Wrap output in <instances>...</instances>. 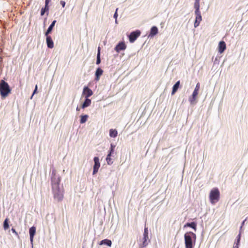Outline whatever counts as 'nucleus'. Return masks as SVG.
Listing matches in <instances>:
<instances>
[{
	"label": "nucleus",
	"mask_w": 248,
	"mask_h": 248,
	"mask_svg": "<svg viewBox=\"0 0 248 248\" xmlns=\"http://www.w3.org/2000/svg\"><path fill=\"white\" fill-rule=\"evenodd\" d=\"M61 178L56 176V170H53L52 171L51 176V185L52 192L54 195V198L58 201H61L63 198V188H60V183Z\"/></svg>",
	"instance_id": "obj_1"
},
{
	"label": "nucleus",
	"mask_w": 248,
	"mask_h": 248,
	"mask_svg": "<svg viewBox=\"0 0 248 248\" xmlns=\"http://www.w3.org/2000/svg\"><path fill=\"white\" fill-rule=\"evenodd\" d=\"M197 236L195 233L192 232H188L184 235L185 244L186 248H194L196 241Z\"/></svg>",
	"instance_id": "obj_2"
},
{
	"label": "nucleus",
	"mask_w": 248,
	"mask_h": 248,
	"mask_svg": "<svg viewBox=\"0 0 248 248\" xmlns=\"http://www.w3.org/2000/svg\"><path fill=\"white\" fill-rule=\"evenodd\" d=\"M11 89L8 84L1 80L0 82V93L3 97H6L11 93Z\"/></svg>",
	"instance_id": "obj_3"
},
{
	"label": "nucleus",
	"mask_w": 248,
	"mask_h": 248,
	"mask_svg": "<svg viewBox=\"0 0 248 248\" xmlns=\"http://www.w3.org/2000/svg\"><path fill=\"white\" fill-rule=\"evenodd\" d=\"M220 198V192L217 188H213L209 194V199L211 203L213 204L218 202Z\"/></svg>",
	"instance_id": "obj_4"
},
{
	"label": "nucleus",
	"mask_w": 248,
	"mask_h": 248,
	"mask_svg": "<svg viewBox=\"0 0 248 248\" xmlns=\"http://www.w3.org/2000/svg\"><path fill=\"white\" fill-rule=\"evenodd\" d=\"M140 31L139 30H137L135 31L131 32L129 35V41L131 43H133L137 38L140 35Z\"/></svg>",
	"instance_id": "obj_5"
},
{
	"label": "nucleus",
	"mask_w": 248,
	"mask_h": 248,
	"mask_svg": "<svg viewBox=\"0 0 248 248\" xmlns=\"http://www.w3.org/2000/svg\"><path fill=\"white\" fill-rule=\"evenodd\" d=\"M93 160L94 162V164L93 166V175L96 174L98 172V170L100 167L99 159L98 157H94L93 158Z\"/></svg>",
	"instance_id": "obj_6"
},
{
	"label": "nucleus",
	"mask_w": 248,
	"mask_h": 248,
	"mask_svg": "<svg viewBox=\"0 0 248 248\" xmlns=\"http://www.w3.org/2000/svg\"><path fill=\"white\" fill-rule=\"evenodd\" d=\"M126 46L124 42H120L115 47V50L117 52H119L121 50H124L126 49Z\"/></svg>",
	"instance_id": "obj_7"
},
{
	"label": "nucleus",
	"mask_w": 248,
	"mask_h": 248,
	"mask_svg": "<svg viewBox=\"0 0 248 248\" xmlns=\"http://www.w3.org/2000/svg\"><path fill=\"white\" fill-rule=\"evenodd\" d=\"M83 94L85 98H89L93 94V91L88 87H85L83 91Z\"/></svg>",
	"instance_id": "obj_8"
},
{
	"label": "nucleus",
	"mask_w": 248,
	"mask_h": 248,
	"mask_svg": "<svg viewBox=\"0 0 248 248\" xmlns=\"http://www.w3.org/2000/svg\"><path fill=\"white\" fill-rule=\"evenodd\" d=\"M195 15L196 19L194 23V27L196 28L199 25L201 21H202V18L201 12L195 13Z\"/></svg>",
	"instance_id": "obj_9"
},
{
	"label": "nucleus",
	"mask_w": 248,
	"mask_h": 248,
	"mask_svg": "<svg viewBox=\"0 0 248 248\" xmlns=\"http://www.w3.org/2000/svg\"><path fill=\"white\" fill-rule=\"evenodd\" d=\"M226 48V45L224 41H220L218 44V52L222 53Z\"/></svg>",
	"instance_id": "obj_10"
},
{
	"label": "nucleus",
	"mask_w": 248,
	"mask_h": 248,
	"mask_svg": "<svg viewBox=\"0 0 248 248\" xmlns=\"http://www.w3.org/2000/svg\"><path fill=\"white\" fill-rule=\"evenodd\" d=\"M36 232V228L34 226L31 227L29 230L30 238L31 243L33 242V237Z\"/></svg>",
	"instance_id": "obj_11"
},
{
	"label": "nucleus",
	"mask_w": 248,
	"mask_h": 248,
	"mask_svg": "<svg viewBox=\"0 0 248 248\" xmlns=\"http://www.w3.org/2000/svg\"><path fill=\"white\" fill-rule=\"evenodd\" d=\"M46 36V41L47 47L49 48H52L54 47V43L51 37L48 35Z\"/></svg>",
	"instance_id": "obj_12"
},
{
	"label": "nucleus",
	"mask_w": 248,
	"mask_h": 248,
	"mask_svg": "<svg viewBox=\"0 0 248 248\" xmlns=\"http://www.w3.org/2000/svg\"><path fill=\"white\" fill-rule=\"evenodd\" d=\"M198 92H199V91H198L194 90L192 95V96L189 97V101L191 104H193L194 103V102L195 101V100L196 99L197 96L198 94Z\"/></svg>",
	"instance_id": "obj_13"
},
{
	"label": "nucleus",
	"mask_w": 248,
	"mask_h": 248,
	"mask_svg": "<svg viewBox=\"0 0 248 248\" xmlns=\"http://www.w3.org/2000/svg\"><path fill=\"white\" fill-rule=\"evenodd\" d=\"M103 71L100 68H98L95 72V80L98 81L100 79V77L103 74Z\"/></svg>",
	"instance_id": "obj_14"
},
{
	"label": "nucleus",
	"mask_w": 248,
	"mask_h": 248,
	"mask_svg": "<svg viewBox=\"0 0 248 248\" xmlns=\"http://www.w3.org/2000/svg\"><path fill=\"white\" fill-rule=\"evenodd\" d=\"M180 85V81H178L173 86L172 90L171 92V95H173L177 91L178 88H179Z\"/></svg>",
	"instance_id": "obj_15"
},
{
	"label": "nucleus",
	"mask_w": 248,
	"mask_h": 248,
	"mask_svg": "<svg viewBox=\"0 0 248 248\" xmlns=\"http://www.w3.org/2000/svg\"><path fill=\"white\" fill-rule=\"evenodd\" d=\"M158 33V29L155 26H153L152 27L150 30V32L149 34V36L153 37L157 34Z\"/></svg>",
	"instance_id": "obj_16"
},
{
	"label": "nucleus",
	"mask_w": 248,
	"mask_h": 248,
	"mask_svg": "<svg viewBox=\"0 0 248 248\" xmlns=\"http://www.w3.org/2000/svg\"><path fill=\"white\" fill-rule=\"evenodd\" d=\"M91 104V100L88 98H85V100L81 106L82 108H84L90 106Z\"/></svg>",
	"instance_id": "obj_17"
},
{
	"label": "nucleus",
	"mask_w": 248,
	"mask_h": 248,
	"mask_svg": "<svg viewBox=\"0 0 248 248\" xmlns=\"http://www.w3.org/2000/svg\"><path fill=\"white\" fill-rule=\"evenodd\" d=\"M56 22V20H54L52 23L51 24V25L49 26V27H48L47 30L45 32V35L46 36H47L49 33H50L51 32V31H52L54 26H55V24Z\"/></svg>",
	"instance_id": "obj_18"
},
{
	"label": "nucleus",
	"mask_w": 248,
	"mask_h": 248,
	"mask_svg": "<svg viewBox=\"0 0 248 248\" xmlns=\"http://www.w3.org/2000/svg\"><path fill=\"white\" fill-rule=\"evenodd\" d=\"M197 224L195 222H192L191 223H187L184 225V227H189L193 229L195 231L196 230Z\"/></svg>",
	"instance_id": "obj_19"
},
{
	"label": "nucleus",
	"mask_w": 248,
	"mask_h": 248,
	"mask_svg": "<svg viewBox=\"0 0 248 248\" xmlns=\"http://www.w3.org/2000/svg\"><path fill=\"white\" fill-rule=\"evenodd\" d=\"M118 132L116 129H110L109 130V136L111 138H116L117 136Z\"/></svg>",
	"instance_id": "obj_20"
},
{
	"label": "nucleus",
	"mask_w": 248,
	"mask_h": 248,
	"mask_svg": "<svg viewBox=\"0 0 248 248\" xmlns=\"http://www.w3.org/2000/svg\"><path fill=\"white\" fill-rule=\"evenodd\" d=\"M111 244H112L111 241L110 240L106 239H104V240H102L100 242L99 244L100 245H102L103 244H105L109 247H110L111 246Z\"/></svg>",
	"instance_id": "obj_21"
},
{
	"label": "nucleus",
	"mask_w": 248,
	"mask_h": 248,
	"mask_svg": "<svg viewBox=\"0 0 248 248\" xmlns=\"http://www.w3.org/2000/svg\"><path fill=\"white\" fill-rule=\"evenodd\" d=\"M148 239H149V237H145L143 236V237L142 240V243L140 245L141 248H143V247H145L147 246V245H148L147 240H148Z\"/></svg>",
	"instance_id": "obj_22"
},
{
	"label": "nucleus",
	"mask_w": 248,
	"mask_h": 248,
	"mask_svg": "<svg viewBox=\"0 0 248 248\" xmlns=\"http://www.w3.org/2000/svg\"><path fill=\"white\" fill-rule=\"evenodd\" d=\"M88 117L89 116L88 115H81L80 116V124L85 123L87 121V119H88Z\"/></svg>",
	"instance_id": "obj_23"
},
{
	"label": "nucleus",
	"mask_w": 248,
	"mask_h": 248,
	"mask_svg": "<svg viewBox=\"0 0 248 248\" xmlns=\"http://www.w3.org/2000/svg\"><path fill=\"white\" fill-rule=\"evenodd\" d=\"M240 241V234H239L237 237V241L235 242L233 248H238Z\"/></svg>",
	"instance_id": "obj_24"
},
{
	"label": "nucleus",
	"mask_w": 248,
	"mask_h": 248,
	"mask_svg": "<svg viewBox=\"0 0 248 248\" xmlns=\"http://www.w3.org/2000/svg\"><path fill=\"white\" fill-rule=\"evenodd\" d=\"M194 8L195 9V13L201 12L200 11V2H195L194 3Z\"/></svg>",
	"instance_id": "obj_25"
},
{
	"label": "nucleus",
	"mask_w": 248,
	"mask_h": 248,
	"mask_svg": "<svg viewBox=\"0 0 248 248\" xmlns=\"http://www.w3.org/2000/svg\"><path fill=\"white\" fill-rule=\"evenodd\" d=\"M48 5H46V3H45V7L44 8H42L41 11V15L43 16L45 14V13L46 11H48Z\"/></svg>",
	"instance_id": "obj_26"
},
{
	"label": "nucleus",
	"mask_w": 248,
	"mask_h": 248,
	"mask_svg": "<svg viewBox=\"0 0 248 248\" xmlns=\"http://www.w3.org/2000/svg\"><path fill=\"white\" fill-rule=\"evenodd\" d=\"M111 156L110 154H108L106 157V161L108 165H111L113 163V161H112L111 158H110Z\"/></svg>",
	"instance_id": "obj_27"
},
{
	"label": "nucleus",
	"mask_w": 248,
	"mask_h": 248,
	"mask_svg": "<svg viewBox=\"0 0 248 248\" xmlns=\"http://www.w3.org/2000/svg\"><path fill=\"white\" fill-rule=\"evenodd\" d=\"M9 224H8V219L6 218L3 223V228L4 230H7L9 228Z\"/></svg>",
	"instance_id": "obj_28"
},
{
	"label": "nucleus",
	"mask_w": 248,
	"mask_h": 248,
	"mask_svg": "<svg viewBox=\"0 0 248 248\" xmlns=\"http://www.w3.org/2000/svg\"><path fill=\"white\" fill-rule=\"evenodd\" d=\"M143 236L145 237H148V229L147 228H145V229H144Z\"/></svg>",
	"instance_id": "obj_29"
},
{
	"label": "nucleus",
	"mask_w": 248,
	"mask_h": 248,
	"mask_svg": "<svg viewBox=\"0 0 248 248\" xmlns=\"http://www.w3.org/2000/svg\"><path fill=\"white\" fill-rule=\"evenodd\" d=\"M101 62V59H100V56H99V55H97V60H96V63L97 64H99Z\"/></svg>",
	"instance_id": "obj_30"
},
{
	"label": "nucleus",
	"mask_w": 248,
	"mask_h": 248,
	"mask_svg": "<svg viewBox=\"0 0 248 248\" xmlns=\"http://www.w3.org/2000/svg\"><path fill=\"white\" fill-rule=\"evenodd\" d=\"M200 84L199 82H198L196 84V87H195L194 90L199 91L200 90Z\"/></svg>",
	"instance_id": "obj_31"
},
{
	"label": "nucleus",
	"mask_w": 248,
	"mask_h": 248,
	"mask_svg": "<svg viewBox=\"0 0 248 248\" xmlns=\"http://www.w3.org/2000/svg\"><path fill=\"white\" fill-rule=\"evenodd\" d=\"M117 10H118V8L116 9V10L115 11V14L114 15V17L115 18V22L116 23H117V16H118Z\"/></svg>",
	"instance_id": "obj_32"
},
{
	"label": "nucleus",
	"mask_w": 248,
	"mask_h": 248,
	"mask_svg": "<svg viewBox=\"0 0 248 248\" xmlns=\"http://www.w3.org/2000/svg\"><path fill=\"white\" fill-rule=\"evenodd\" d=\"M37 85H36L35 86V89H34V92H33V94H32V96H33V95H34V94L37 92ZM32 97V96H31V97Z\"/></svg>",
	"instance_id": "obj_33"
},
{
	"label": "nucleus",
	"mask_w": 248,
	"mask_h": 248,
	"mask_svg": "<svg viewBox=\"0 0 248 248\" xmlns=\"http://www.w3.org/2000/svg\"><path fill=\"white\" fill-rule=\"evenodd\" d=\"M60 3H61V5H62V7H64L65 5V1H62V0H61V1H60Z\"/></svg>",
	"instance_id": "obj_34"
},
{
	"label": "nucleus",
	"mask_w": 248,
	"mask_h": 248,
	"mask_svg": "<svg viewBox=\"0 0 248 248\" xmlns=\"http://www.w3.org/2000/svg\"><path fill=\"white\" fill-rule=\"evenodd\" d=\"M100 50H101V48L100 46H98V49H97V55H99V56H100Z\"/></svg>",
	"instance_id": "obj_35"
},
{
	"label": "nucleus",
	"mask_w": 248,
	"mask_h": 248,
	"mask_svg": "<svg viewBox=\"0 0 248 248\" xmlns=\"http://www.w3.org/2000/svg\"><path fill=\"white\" fill-rule=\"evenodd\" d=\"M11 230L13 232L16 234V235H18L17 232H16V230L14 228H12Z\"/></svg>",
	"instance_id": "obj_36"
},
{
	"label": "nucleus",
	"mask_w": 248,
	"mask_h": 248,
	"mask_svg": "<svg viewBox=\"0 0 248 248\" xmlns=\"http://www.w3.org/2000/svg\"><path fill=\"white\" fill-rule=\"evenodd\" d=\"M114 150L113 149H109V153L108 154H110L111 155H112V154L114 152Z\"/></svg>",
	"instance_id": "obj_37"
},
{
	"label": "nucleus",
	"mask_w": 248,
	"mask_h": 248,
	"mask_svg": "<svg viewBox=\"0 0 248 248\" xmlns=\"http://www.w3.org/2000/svg\"><path fill=\"white\" fill-rule=\"evenodd\" d=\"M115 147V146L114 145H113L112 144H110V149L114 150Z\"/></svg>",
	"instance_id": "obj_38"
},
{
	"label": "nucleus",
	"mask_w": 248,
	"mask_h": 248,
	"mask_svg": "<svg viewBox=\"0 0 248 248\" xmlns=\"http://www.w3.org/2000/svg\"><path fill=\"white\" fill-rule=\"evenodd\" d=\"M50 0H46L45 3H46V5H48Z\"/></svg>",
	"instance_id": "obj_39"
},
{
	"label": "nucleus",
	"mask_w": 248,
	"mask_h": 248,
	"mask_svg": "<svg viewBox=\"0 0 248 248\" xmlns=\"http://www.w3.org/2000/svg\"><path fill=\"white\" fill-rule=\"evenodd\" d=\"M76 109H77V110H78V111H79V110H80L79 108L78 107H77Z\"/></svg>",
	"instance_id": "obj_40"
},
{
	"label": "nucleus",
	"mask_w": 248,
	"mask_h": 248,
	"mask_svg": "<svg viewBox=\"0 0 248 248\" xmlns=\"http://www.w3.org/2000/svg\"><path fill=\"white\" fill-rule=\"evenodd\" d=\"M200 0H195L196 2H200Z\"/></svg>",
	"instance_id": "obj_41"
}]
</instances>
